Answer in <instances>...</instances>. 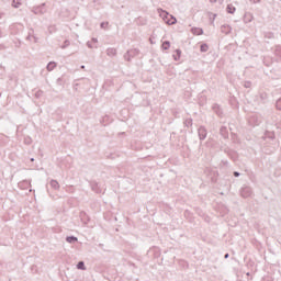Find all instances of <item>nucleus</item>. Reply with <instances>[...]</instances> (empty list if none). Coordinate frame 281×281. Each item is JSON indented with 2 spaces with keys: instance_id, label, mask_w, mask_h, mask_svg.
Here are the masks:
<instances>
[{
  "instance_id": "nucleus-1",
  "label": "nucleus",
  "mask_w": 281,
  "mask_h": 281,
  "mask_svg": "<svg viewBox=\"0 0 281 281\" xmlns=\"http://www.w3.org/2000/svg\"><path fill=\"white\" fill-rule=\"evenodd\" d=\"M164 20L167 25H175L177 23V18H173L168 12L164 13Z\"/></svg>"
},
{
  "instance_id": "nucleus-2",
  "label": "nucleus",
  "mask_w": 281,
  "mask_h": 281,
  "mask_svg": "<svg viewBox=\"0 0 281 281\" xmlns=\"http://www.w3.org/2000/svg\"><path fill=\"white\" fill-rule=\"evenodd\" d=\"M251 194H254V191L250 189V187H244L240 190V195L244 199H249V196H251Z\"/></svg>"
},
{
  "instance_id": "nucleus-3",
  "label": "nucleus",
  "mask_w": 281,
  "mask_h": 281,
  "mask_svg": "<svg viewBox=\"0 0 281 281\" xmlns=\"http://www.w3.org/2000/svg\"><path fill=\"white\" fill-rule=\"evenodd\" d=\"M198 135L201 140L205 139V137H207V130H205L204 126H200L198 130Z\"/></svg>"
},
{
  "instance_id": "nucleus-4",
  "label": "nucleus",
  "mask_w": 281,
  "mask_h": 281,
  "mask_svg": "<svg viewBox=\"0 0 281 281\" xmlns=\"http://www.w3.org/2000/svg\"><path fill=\"white\" fill-rule=\"evenodd\" d=\"M221 32H222V34H231L232 26H229L227 24H224V25L221 26Z\"/></svg>"
},
{
  "instance_id": "nucleus-5",
  "label": "nucleus",
  "mask_w": 281,
  "mask_h": 281,
  "mask_svg": "<svg viewBox=\"0 0 281 281\" xmlns=\"http://www.w3.org/2000/svg\"><path fill=\"white\" fill-rule=\"evenodd\" d=\"M127 55L131 56L132 58H135V56H139V49L137 48L130 49L127 50Z\"/></svg>"
},
{
  "instance_id": "nucleus-6",
  "label": "nucleus",
  "mask_w": 281,
  "mask_h": 281,
  "mask_svg": "<svg viewBox=\"0 0 281 281\" xmlns=\"http://www.w3.org/2000/svg\"><path fill=\"white\" fill-rule=\"evenodd\" d=\"M49 186L50 188H53V190H60V184L58 183L57 180H54V179L50 180Z\"/></svg>"
},
{
  "instance_id": "nucleus-7",
  "label": "nucleus",
  "mask_w": 281,
  "mask_h": 281,
  "mask_svg": "<svg viewBox=\"0 0 281 281\" xmlns=\"http://www.w3.org/2000/svg\"><path fill=\"white\" fill-rule=\"evenodd\" d=\"M66 243H69L70 245H74V244L78 243V237H76V236H67L66 237Z\"/></svg>"
},
{
  "instance_id": "nucleus-8",
  "label": "nucleus",
  "mask_w": 281,
  "mask_h": 281,
  "mask_svg": "<svg viewBox=\"0 0 281 281\" xmlns=\"http://www.w3.org/2000/svg\"><path fill=\"white\" fill-rule=\"evenodd\" d=\"M192 34H194L195 36H201L203 34V29H199V27H193L191 29Z\"/></svg>"
},
{
  "instance_id": "nucleus-9",
  "label": "nucleus",
  "mask_w": 281,
  "mask_h": 281,
  "mask_svg": "<svg viewBox=\"0 0 281 281\" xmlns=\"http://www.w3.org/2000/svg\"><path fill=\"white\" fill-rule=\"evenodd\" d=\"M220 133H221L222 137H224V138H227L228 135H229V133L227 132V127L226 126H222L220 128Z\"/></svg>"
},
{
  "instance_id": "nucleus-10",
  "label": "nucleus",
  "mask_w": 281,
  "mask_h": 281,
  "mask_svg": "<svg viewBox=\"0 0 281 281\" xmlns=\"http://www.w3.org/2000/svg\"><path fill=\"white\" fill-rule=\"evenodd\" d=\"M91 188H92V191L95 192L97 194H100L102 192V190H100V187L98 186L97 182H92Z\"/></svg>"
},
{
  "instance_id": "nucleus-11",
  "label": "nucleus",
  "mask_w": 281,
  "mask_h": 281,
  "mask_svg": "<svg viewBox=\"0 0 281 281\" xmlns=\"http://www.w3.org/2000/svg\"><path fill=\"white\" fill-rule=\"evenodd\" d=\"M106 55L110 56V57L117 56V49H115V48H108L106 49Z\"/></svg>"
},
{
  "instance_id": "nucleus-12",
  "label": "nucleus",
  "mask_w": 281,
  "mask_h": 281,
  "mask_svg": "<svg viewBox=\"0 0 281 281\" xmlns=\"http://www.w3.org/2000/svg\"><path fill=\"white\" fill-rule=\"evenodd\" d=\"M213 111L220 116L223 115V110H221V106L218 104L213 105Z\"/></svg>"
},
{
  "instance_id": "nucleus-13",
  "label": "nucleus",
  "mask_w": 281,
  "mask_h": 281,
  "mask_svg": "<svg viewBox=\"0 0 281 281\" xmlns=\"http://www.w3.org/2000/svg\"><path fill=\"white\" fill-rule=\"evenodd\" d=\"M226 12L228 14H234V12H236V7H234L233 4H227Z\"/></svg>"
},
{
  "instance_id": "nucleus-14",
  "label": "nucleus",
  "mask_w": 281,
  "mask_h": 281,
  "mask_svg": "<svg viewBox=\"0 0 281 281\" xmlns=\"http://www.w3.org/2000/svg\"><path fill=\"white\" fill-rule=\"evenodd\" d=\"M47 71H54L56 69V64L54 61H49L46 66Z\"/></svg>"
},
{
  "instance_id": "nucleus-15",
  "label": "nucleus",
  "mask_w": 281,
  "mask_h": 281,
  "mask_svg": "<svg viewBox=\"0 0 281 281\" xmlns=\"http://www.w3.org/2000/svg\"><path fill=\"white\" fill-rule=\"evenodd\" d=\"M77 269H79L80 271H87V267L85 266V261H79L77 263Z\"/></svg>"
},
{
  "instance_id": "nucleus-16",
  "label": "nucleus",
  "mask_w": 281,
  "mask_h": 281,
  "mask_svg": "<svg viewBox=\"0 0 281 281\" xmlns=\"http://www.w3.org/2000/svg\"><path fill=\"white\" fill-rule=\"evenodd\" d=\"M33 12L34 14H45V10L41 9V7H35Z\"/></svg>"
},
{
  "instance_id": "nucleus-17",
  "label": "nucleus",
  "mask_w": 281,
  "mask_h": 281,
  "mask_svg": "<svg viewBox=\"0 0 281 281\" xmlns=\"http://www.w3.org/2000/svg\"><path fill=\"white\" fill-rule=\"evenodd\" d=\"M210 49V46L207 44H201L200 46V52L205 53Z\"/></svg>"
},
{
  "instance_id": "nucleus-18",
  "label": "nucleus",
  "mask_w": 281,
  "mask_h": 281,
  "mask_svg": "<svg viewBox=\"0 0 281 281\" xmlns=\"http://www.w3.org/2000/svg\"><path fill=\"white\" fill-rule=\"evenodd\" d=\"M12 8H21V0H12Z\"/></svg>"
},
{
  "instance_id": "nucleus-19",
  "label": "nucleus",
  "mask_w": 281,
  "mask_h": 281,
  "mask_svg": "<svg viewBox=\"0 0 281 281\" xmlns=\"http://www.w3.org/2000/svg\"><path fill=\"white\" fill-rule=\"evenodd\" d=\"M181 58V49H176V55H173V60H179Z\"/></svg>"
},
{
  "instance_id": "nucleus-20",
  "label": "nucleus",
  "mask_w": 281,
  "mask_h": 281,
  "mask_svg": "<svg viewBox=\"0 0 281 281\" xmlns=\"http://www.w3.org/2000/svg\"><path fill=\"white\" fill-rule=\"evenodd\" d=\"M162 49H165V50L170 49V42L169 41H165L162 43Z\"/></svg>"
},
{
  "instance_id": "nucleus-21",
  "label": "nucleus",
  "mask_w": 281,
  "mask_h": 281,
  "mask_svg": "<svg viewBox=\"0 0 281 281\" xmlns=\"http://www.w3.org/2000/svg\"><path fill=\"white\" fill-rule=\"evenodd\" d=\"M125 60H127V63H131V59L133 58L131 55H128V50L126 52V54L124 55Z\"/></svg>"
},
{
  "instance_id": "nucleus-22",
  "label": "nucleus",
  "mask_w": 281,
  "mask_h": 281,
  "mask_svg": "<svg viewBox=\"0 0 281 281\" xmlns=\"http://www.w3.org/2000/svg\"><path fill=\"white\" fill-rule=\"evenodd\" d=\"M70 43L68 40L64 42V45L61 46V49H66V47H69Z\"/></svg>"
},
{
  "instance_id": "nucleus-23",
  "label": "nucleus",
  "mask_w": 281,
  "mask_h": 281,
  "mask_svg": "<svg viewBox=\"0 0 281 281\" xmlns=\"http://www.w3.org/2000/svg\"><path fill=\"white\" fill-rule=\"evenodd\" d=\"M276 106L278 111H281V98L277 101Z\"/></svg>"
},
{
  "instance_id": "nucleus-24",
  "label": "nucleus",
  "mask_w": 281,
  "mask_h": 281,
  "mask_svg": "<svg viewBox=\"0 0 281 281\" xmlns=\"http://www.w3.org/2000/svg\"><path fill=\"white\" fill-rule=\"evenodd\" d=\"M109 26V22H102L101 24H100V27H102V30H104L105 27H108Z\"/></svg>"
},
{
  "instance_id": "nucleus-25",
  "label": "nucleus",
  "mask_w": 281,
  "mask_h": 281,
  "mask_svg": "<svg viewBox=\"0 0 281 281\" xmlns=\"http://www.w3.org/2000/svg\"><path fill=\"white\" fill-rule=\"evenodd\" d=\"M87 47H89V49H93V47H98V46H93V45L91 44V42H88V43H87Z\"/></svg>"
},
{
  "instance_id": "nucleus-26",
  "label": "nucleus",
  "mask_w": 281,
  "mask_h": 281,
  "mask_svg": "<svg viewBox=\"0 0 281 281\" xmlns=\"http://www.w3.org/2000/svg\"><path fill=\"white\" fill-rule=\"evenodd\" d=\"M245 87H246V89H249V88L251 87V82L246 81V82H245Z\"/></svg>"
},
{
  "instance_id": "nucleus-27",
  "label": "nucleus",
  "mask_w": 281,
  "mask_h": 281,
  "mask_svg": "<svg viewBox=\"0 0 281 281\" xmlns=\"http://www.w3.org/2000/svg\"><path fill=\"white\" fill-rule=\"evenodd\" d=\"M234 177H240V172H238V171H234Z\"/></svg>"
},
{
  "instance_id": "nucleus-28",
  "label": "nucleus",
  "mask_w": 281,
  "mask_h": 281,
  "mask_svg": "<svg viewBox=\"0 0 281 281\" xmlns=\"http://www.w3.org/2000/svg\"><path fill=\"white\" fill-rule=\"evenodd\" d=\"M252 3H260V0H250Z\"/></svg>"
},
{
  "instance_id": "nucleus-29",
  "label": "nucleus",
  "mask_w": 281,
  "mask_h": 281,
  "mask_svg": "<svg viewBox=\"0 0 281 281\" xmlns=\"http://www.w3.org/2000/svg\"><path fill=\"white\" fill-rule=\"evenodd\" d=\"M38 8H41V10H43V8H45V3H42L41 5H38Z\"/></svg>"
},
{
  "instance_id": "nucleus-30",
  "label": "nucleus",
  "mask_w": 281,
  "mask_h": 281,
  "mask_svg": "<svg viewBox=\"0 0 281 281\" xmlns=\"http://www.w3.org/2000/svg\"><path fill=\"white\" fill-rule=\"evenodd\" d=\"M92 43H98V38L93 37Z\"/></svg>"
},
{
  "instance_id": "nucleus-31",
  "label": "nucleus",
  "mask_w": 281,
  "mask_h": 281,
  "mask_svg": "<svg viewBox=\"0 0 281 281\" xmlns=\"http://www.w3.org/2000/svg\"><path fill=\"white\" fill-rule=\"evenodd\" d=\"M220 5H223L224 0H218Z\"/></svg>"
},
{
  "instance_id": "nucleus-32",
  "label": "nucleus",
  "mask_w": 281,
  "mask_h": 281,
  "mask_svg": "<svg viewBox=\"0 0 281 281\" xmlns=\"http://www.w3.org/2000/svg\"><path fill=\"white\" fill-rule=\"evenodd\" d=\"M224 258L225 259L229 258V254H225Z\"/></svg>"
},
{
  "instance_id": "nucleus-33",
  "label": "nucleus",
  "mask_w": 281,
  "mask_h": 281,
  "mask_svg": "<svg viewBox=\"0 0 281 281\" xmlns=\"http://www.w3.org/2000/svg\"><path fill=\"white\" fill-rule=\"evenodd\" d=\"M218 0H210L211 3H216Z\"/></svg>"
},
{
  "instance_id": "nucleus-34",
  "label": "nucleus",
  "mask_w": 281,
  "mask_h": 281,
  "mask_svg": "<svg viewBox=\"0 0 281 281\" xmlns=\"http://www.w3.org/2000/svg\"><path fill=\"white\" fill-rule=\"evenodd\" d=\"M27 40L31 41V40H32V35H29V36H27Z\"/></svg>"
},
{
  "instance_id": "nucleus-35",
  "label": "nucleus",
  "mask_w": 281,
  "mask_h": 281,
  "mask_svg": "<svg viewBox=\"0 0 281 281\" xmlns=\"http://www.w3.org/2000/svg\"><path fill=\"white\" fill-rule=\"evenodd\" d=\"M81 69H85V66H81Z\"/></svg>"
},
{
  "instance_id": "nucleus-36",
  "label": "nucleus",
  "mask_w": 281,
  "mask_h": 281,
  "mask_svg": "<svg viewBox=\"0 0 281 281\" xmlns=\"http://www.w3.org/2000/svg\"><path fill=\"white\" fill-rule=\"evenodd\" d=\"M31 161H34V158H31Z\"/></svg>"
},
{
  "instance_id": "nucleus-37",
  "label": "nucleus",
  "mask_w": 281,
  "mask_h": 281,
  "mask_svg": "<svg viewBox=\"0 0 281 281\" xmlns=\"http://www.w3.org/2000/svg\"><path fill=\"white\" fill-rule=\"evenodd\" d=\"M24 183H30L29 181H24Z\"/></svg>"
}]
</instances>
